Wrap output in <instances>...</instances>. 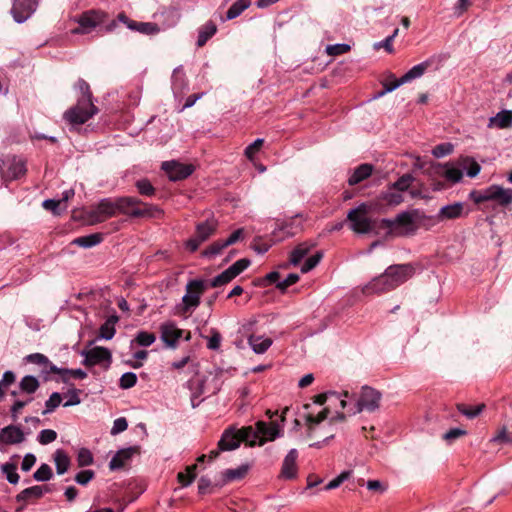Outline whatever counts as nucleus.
I'll use <instances>...</instances> for the list:
<instances>
[{
	"instance_id": "f257e3e1",
	"label": "nucleus",
	"mask_w": 512,
	"mask_h": 512,
	"mask_svg": "<svg viewBox=\"0 0 512 512\" xmlns=\"http://www.w3.org/2000/svg\"><path fill=\"white\" fill-rule=\"evenodd\" d=\"M350 229L357 234L377 235L384 227L382 208L371 203H362L347 213Z\"/></svg>"
},
{
	"instance_id": "f03ea898",
	"label": "nucleus",
	"mask_w": 512,
	"mask_h": 512,
	"mask_svg": "<svg viewBox=\"0 0 512 512\" xmlns=\"http://www.w3.org/2000/svg\"><path fill=\"white\" fill-rule=\"evenodd\" d=\"M342 395L344 398L340 400V406L346 409L349 415H355L363 410L373 411L379 407L381 400V393L368 386L362 387L360 396L355 401L347 400L350 397L348 391H344Z\"/></svg>"
},
{
	"instance_id": "7ed1b4c3",
	"label": "nucleus",
	"mask_w": 512,
	"mask_h": 512,
	"mask_svg": "<svg viewBox=\"0 0 512 512\" xmlns=\"http://www.w3.org/2000/svg\"><path fill=\"white\" fill-rule=\"evenodd\" d=\"M255 437L254 428L251 426L238 430L234 427H229L223 432L218 442V447L221 451H232L237 449L241 442H245L249 446H255Z\"/></svg>"
},
{
	"instance_id": "20e7f679",
	"label": "nucleus",
	"mask_w": 512,
	"mask_h": 512,
	"mask_svg": "<svg viewBox=\"0 0 512 512\" xmlns=\"http://www.w3.org/2000/svg\"><path fill=\"white\" fill-rule=\"evenodd\" d=\"M469 197L476 204L496 201L498 205L507 207L512 203V189L493 184L482 190L471 191Z\"/></svg>"
},
{
	"instance_id": "39448f33",
	"label": "nucleus",
	"mask_w": 512,
	"mask_h": 512,
	"mask_svg": "<svg viewBox=\"0 0 512 512\" xmlns=\"http://www.w3.org/2000/svg\"><path fill=\"white\" fill-rule=\"evenodd\" d=\"M98 109L92 100L79 98L76 105L69 108L63 115L64 120L71 126H78L91 119Z\"/></svg>"
},
{
	"instance_id": "423d86ee",
	"label": "nucleus",
	"mask_w": 512,
	"mask_h": 512,
	"mask_svg": "<svg viewBox=\"0 0 512 512\" xmlns=\"http://www.w3.org/2000/svg\"><path fill=\"white\" fill-rule=\"evenodd\" d=\"M208 283L204 280L194 279L186 284V293L182 303L177 306L179 313L186 314L194 311L200 304V298L207 289Z\"/></svg>"
},
{
	"instance_id": "0eeeda50",
	"label": "nucleus",
	"mask_w": 512,
	"mask_h": 512,
	"mask_svg": "<svg viewBox=\"0 0 512 512\" xmlns=\"http://www.w3.org/2000/svg\"><path fill=\"white\" fill-rule=\"evenodd\" d=\"M417 228L415 215L410 212H402L394 219H386V234L408 236L414 234Z\"/></svg>"
},
{
	"instance_id": "6e6552de",
	"label": "nucleus",
	"mask_w": 512,
	"mask_h": 512,
	"mask_svg": "<svg viewBox=\"0 0 512 512\" xmlns=\"http://www.w3.org/2000/svg\"><path fill=\"white\" fill-rule=\"evenodd\" d=\"M430 66L429 61H423L415 66H413L410 70H408L404 75L400 78H396L393 74L386 72V94L394 91L399 86L409 83L415 79L420 78L427 68Z\"/></svg>"
},
{
	"instance_id": "1a4fd4ad",
	"label": "nucleus",
	"mask_w": 512,
	"mask_h": 512,
	"mask_svg": "<svg viewBox=\"0 0 512 512\" xmlns=\"http://www.w3.org/2000/svg\"><path fill=\"white\" fill-rule=\"evenodd\" d=\"M415 274V266L412 264H395L386 268V290L394 289L405 283Z\"/></svg>"
},
{
	"instance_id": "9d476101",
	"label": "nucleus",
	"mask_w": 512,
	"mask_h": 512,
	"mask_svg": "<svg viewBox=\"0 0 512 512\" xmlns=\"http://www.w3.org/2000/svg\"><path fill=\"white\" fill-rule=\"evenodd\" d=\"M26 172L25 161L15 156L0 158V174L7 180H14Z\"/></svg>"
},
{
	"instance_id": "9b49d317",
	"label": "nucleus",
	"mask_w": 512,
	"mask_h": 512,
	"mask_svg": "<svg viewBox=\"0 0 512 512\" xmlns=\"http://www.w3.org/2000/svg\"><path fill=\"white\" fill-rule=\"evenodd\" d=\"M118 213L116 199L104 198L92 209L88 216L92 224L101 223Z\"/></svg>"
},
{
	"instance_id": "f8f14e48",
	"label": "nucleus",
	"mask_w": 512,
	"mask_h": 512,
	"mask_svg": "<svg viewBox=\"0 0 512 512\" xmlns=\"http://www.w3.org/2000/svg\"><path fill=\"white\" fill-rule=\"evenodd\" d=\"M217 229V221L214 219L206 220L196 226L195 235L186 242V247L194 252L198 249L201 243L206 241L212 236Z\"/></svg>"
},
{
	"instance_id": "ddd939ff",
	"label": "nucleus",
	"mask_w": 512,
	"mask_h": 512,
	"mask_svg": "<svg viewBox=\"0 0 512 512\" xmlns=\"http://www.w3.org/2000/svg\"><path fill=\"white\" fill-rule=\"evenodd\" d=\"M116 204L118 213L127 214L133 217H141L150 215V208L145 207L143 209L138 206L141 201L135 197H119L116 198Z\"/></svg>"
},
{
	"instance_id": "4468645a",
	"label": "nucleus",
	"mask_w": 512,
	"mask_h": 512,
	"mask_svg": "<svg viewBox=\"0 0 512 512\" xmlns=\"http://www.w3.org/2000/svg\"><path fill=\"white\" fill-rule=\"evenodd\" d=\"M414 178L411 174H405L400 177L392 187L386 191V204L397 205L403 201L402 193L405 192Z\"/></svg>"
},
{
	"instance_id": "2eb2a0df",
	"label": "nucleus",
	"mask_w": 512,
	"mask_h": 512,
	"mask_svg": "<svg viewBox=\"0 0 512 512\" xmlns=\"http://www.w3.org/2000/svg\"><path fill=\"white\" fill-rule=\"evenodd\" d=\"M162 169L172 181H179L189 177L194 172V166L178 161H166L162 163Z\"/></svg>"
},
{
	"instance_id": "dca6fc26",
	"label": "nucleus",
	"mask_w": 512,
	"mask_h": 512,
	"mask_svg": "<svg viewBox=\"0 0 512 512\" xmlns=\"http://www.w3.org/2000/svg\"><path fill=\"white\" fill-rule=\"evenodd\" d=\"M38 7V0H15L11 14L17 23H23L29 19Z\"/></svg>"
},
{
	"instance_id": "f3484780",
	"label": "nucleus",
	"mask_w": 512,
	"mask_h": 512,
	"mask_svg": "<svg viewBox=\"0 0 512 512\" xmlns=\"http://www.w3.org/2000/svg\"><path fill=\"white\" fill-rule=\"evenodd\" d=\"M81 355L84 357L83 364L86 366H95L106 362H111V352L104 347L96 346L89 350H83Z\"/></svg>"
},
{
	"instance_id": "a211bd4d",
	"label": "nucleus",
	"mask_w": 512,
	"mask_h": 512,
	"mask_svg": "<svg viewBox=\"0 0 512 512\" xmlns=\"http://www.w3.org/2000/svg\"><path fill=\"white\" fill-rule=\"evenodd\" d=\"M104 18H105V14L102 12H98V11H94V10L85 12L78 19V23H79L80 27L74 29L72 32L74 34L87 33L91 29L100 25L104 21Z\"/></svg>"
},
{
	"instance_id": "6ab92c4d",
	"label": "nucleus",
	"mask_w": 512,
	"mask_h": 512,
	"mask_svg": "<svg viewBox=\"0 0 512 512\" xmlns=\"http://www.w3.org/2000/svg\"><path fill=\"white\" fill-rule=\"evenodd\" d=\"M254 433L256 434V445L261 446L266 441L274 440L279 435V429L275 423L267 424L263 421H258Z\"/></svg>"
},
{
	"instance_id": "aec40b11",
	"label": "nucleus",
	"mask_w": 512,
	"mask_h": 512,
	"mask_svg": "<svg viewBox=\"0 0 512 512\" xmlns=\"http://www.w3.org/2000/svg\"><path fill=\"white\" fill-rule=\"evenodd\" d=\"M297 458L298 452L296 449L293 448L287 453L283 460L280 473L283 479L291 480L296 478L298 473Z\"/></svg>"
},
{
	"instance_id": "412c9836",
	"label": "nucleus",
	"mask_w": 512,
	"mask_h": 512,
	"mask_svg": "<svg viewBox=\"0 0 512 512\" xmlns=\"http://www.w3.org/2000/svg\"><path fill=\"white\" fill-rule=\"evenodd\" d=\"M182 334L183 330L179 329L172 322H166L161 325V339L168 347L175 348Z\"/></svg>"
},
{
	"instance_id": "4be33fe9",
	"label": "nucleus",
	"mask_w": 512,
	"mask_h": 512,
	"mask_svg": "<svg viewBox=\"0 0 512 512\" xmlns=\"http://www.w3.org/2000/svg\"><path fill=\"white\" fill-rule=\"evenodd\" d=\"M465 204L462 202H455L452 204H448L443 206L438 212V219L442 220H450L457 219L464 215H468L469 211H464Z\"/></svg>"
},
{
	"instance_id": "5701e85b",
	"label": "nucleus",
	"mask_w": 512,
	"mask_h": 512,
	"mask_svg": "<svg viewBox=\"0 0 512 512\" xmlns=\"http://www.w3.org/2000/svg\"><path fill=\"white\" fill-rule=\"evenodd\" d=\"M25 439L22 429L18 426L9 425L0 431V440L5 444H18Z\"/></svg>"
},
{
	"instance_id": "b1692460",
	"label": "nucleus",
	"mask_w": 512,
	"mask_h": 512,
	"mask_svg": "<svg viewBox=\"0 0 512 512\" xmlns=\"http://www.w3.org/2000/svg\"><path fill=\"white\" fill-rule=\"evenodd\" d=\"M298 231V226H295L292 221L277 223L272 232L273 240L281 242L289 237L294 236Z\"/></svg>"
},
{
	"instance_id": "393cba45",
	"label": "nucleus",
	"mask_w": 512,
	"mask_h": 512,
	"mask_svg": "<svg viewBox=\"0 0 512 512\" xmlns=\"http://www.w3.org/2000/svg\"><path fill=\"white\" fill-rule=\"evenodd\" d=\"M488 128L496 129H508L512 127V111L501 110L496 115L492 116L488 120Z\"/></svg>"
},
{
	"instance_id": "a878e982",
	"label": "nucleus",
	"mask_w": 512,
	"mask_h": 512,
	"mask_svg": "<svg viewBox=\"0 0 512 512\" xmlns=\"http://www.w3.org/2000/svg\"><path fill=\"white\" fill-rule=\"evenodd\" d=\"M136 452V447H129L119 450L110 460L109 468L111 470H119L123 468Z\"/></svg>"
},
{
	"instance_id": "bb28decb",
	"label": "nucleus",
	"mask_w": 512,
	"mask_h": 512,
	"mask_svg": "<svg viewBox=\"0 0 512 512\" xmlns=\"http://www.w3.org/2000/svg\"><path fill=\"white\" fill-rule=\"evenodd\" d=\"M443 176L451 183H458L463 178L459 159L456 162L447 163L443 166Z\"/></svg>"
},
{
	"instance_id": "cd10ccee",
	"label": "nucleus",
	"mask_w": 512,
	"mask_h": 512,
	"mask_svg": "<svg viewBox=\"0 0 512 512\" xmlns=\"http://www.w3.org/2000/svg\"><path fill=\"white\" fill-rule=\"evenodd\" d=\"M248 344L253 352L263 354L271 347L272 340L263 336L251 335L248 337Z\"/></svg>"
},
{
	"instance_id": "c85d7f7f",
	"label": "nucleus",
	"mask_w": 512,
	"mask_h": 512,
	"mask_svg": "<svg viewBox=\"0 0 512 512\" xmlns=\"http://www.w3.org/2000/svg\"><path fill=\"white\" fill-rule=\"evenodd\" d=\"M372 171H373L372 165L361 164L356 169H354V171L348 178V184L353 186V185H356V184L362 182L363 180H365L372 174Z\"/></svg>"
},
{
	"instance_id": "c756f323",
	"label": "nucleus",
	"mask_w": 512,
	"mask_h": 512,
	"mask_svg": "<svg viewBox=\"0 0 512 512\" xmlns=\"http://www.w3.org/2000/svg\"><path fill=\"white\" fill-rule=\"evenodd\" d=\"M40 387L39 380L32 375L24 376L19 382V389L22 394L31 397Z\"/></svg>"
},
{
	"instance_id": "7c9ffc66",
	"label": "nucleus",
	"mask_w": 512,
	"mask_h": 512,
	"mask_svg": "<svg viewBox=\"0 0 512 512\" xmlns=\"http://www.w3.org/2000/svg\"><path fill=\"white\" fill-rule=\"evenodd\" d=\"M459 161L462 172L466 171L468 177L474 178L480 173L481 166L474 158L464 156L460 157Z\"/></svg>"
},
{
	"instance_id": "2f4dec72",
	"label": "nucleus",
	"mask_w": 512,
	"mask_h": 512,
	"mask_svg": "<svg viewBox=\"0 0 512 512\" xmlns=\"http://www.w3.org/2000/svg\"><path fill=\"white\" fill-rule=\"evenodd\" d=\"M187 87L182 66L176 67L172 73V89L175 94H181Z\"/></svg>"
},
{
	"instance_id": "473e14b6",
	"label": "nucleus",
	"mask_w": 512,
	"mask_h": 512,
	"mask_svg": "<svg viewBox=\"0 0 512 512\" xmlns=\"http://www.w3.org/2000/svg\"><path fill=\"white\" fill-rule=\"evenodd\" d=\"M118 320L119 318L117 315H111L108 317L99 329V337L105 340H111L115 335V324Z\"/></svg>"
},
{
	"instance_id": "72a5a7b5",
	"label": "nucleus",
	"mask_w": 512,
	"mask_h": 512,
	"mask_svg": "<svg viewBox=\"0 0 512 512\" xmlns=\"http://www.w3.org/2000/svg\"><path fill=\"white\" fill-rule=\"evenodd\" d=\"M47 491H48V489L45 486H39V485L32 486V487L26 488L23 491H21L16 496V499L19 502L27 501L32 498L38 499V498H41L44 495V493Z\"/></svg>"
},
{
	"instance_id": "f704fd0d",
	"label": "nucleus",
	"mask_w": 512,
	"mask_h": 512,
	"mask_svg": "<svg viewBox=\"0 0 512 512\" xmlns=\"http://www.w3.org/2000/svg\"><path fill=\"white\" fill-rule=\"evenodd\" d=\"M54 462L56 466V471L59 475H62L65 472H67L70 465V459L64 450L58 449L55 451Z\"/></svg>"
},
{
	"instance_id": "c9c22d12",
	"label": "nucleus",
	"mask_w": 512,
	"mask_h": 512,
	"mask_svg": "<svg viewBox=\"0 0 512 512\" xmlns=\"http://www.w3.org/2000/svg\"><path fill=\"white\" fill-rule=\"evenodd\" d=\"M216 31V25L211 21L207 22L199 30L197 45L199 47L203 46L208 41V39H210L216 33Z\"/></svg>"
},
{
	"instance_id": "e433bc0d",
	"label": "nucleus",
	"mask_w": 512,
	"mask_h": 512,
	"mask_svg": "<svg viewBox=\"0 0 512 512\" xmlns=\"http://www.w3.org/2000/svg\"><path fill=\"white\" fill-rule=\"evenodd\" d=\"M312 247V244H299L290 254V263L294 266L298 265L301 260L309 253Z\"/></svg>"
},
{
	"instance_id": "4c0bfd02",
	"label": "nucleus",
	"mask_w": 512,
	"mask_h": 512,
	"mask_svg": "<svg viewBox=\"0 0 512 512\" xmlns=\"http://www.w3.org/2000/svg\"><path fill=\"white\" fill-rule=\"evenodd\" d=\"M102 241V236L98 233L87 236L78 237L73 240V244L82 248H91L98 245Z\"/></svg>"
},
{
	"instance_id": "58836bf2",
	"label": "nucleus",
	"mask_w": 512,
	"mask_h": 512,
	"mask_svg": "<svg viewBox=\"0 0 512 512\" xmlns=\"http://www.w3.org/2000/svg\"><path fill=\"white\" fill-rule=\"evenodd\" d=\"M329 413V410L327 408H325L324 410H322L317 416H313V415H308L306 417V422H307V426H308V436L309 437H312L313 436V433L315 432L316 430V427L324 420L327 418V415Z\"/></svg>"
},
{
	"instance_id": "ea45409f",
	"label": "nucleus",
	"mask_w": 512,
	"mask_h": 512,
	"mask_svg": "<svg viewBox=\"0 0 512 512\" xmlns=\"http://www.w3.org/2000/svg\"><path fill=\"white\" fill-rule=\"evenodd\" d=\"M250 466L248 464H242L237 468L228 469L224 472V478L226 481H234L242 479L249 471Z\"/></svg>"
},
{
	"instance_id": "a19ab883",
	"label": "nucleus",
	"mask_w": 512,
	"mask_h": 512,
	"mask_svg": "<svg viewBox=\"0 0 512 512\" xmlns=\"http://www.w3.org/2000/svg\"><path fill=\"white\" fill-rule=\"evenodd\" d=\"M249 0H238L236 1L227 11L226 18L232 20L238 17L244 10L250 6Z\"/></svg>"
},
{
	"instance_id": "79ce46f5",
	"label": "nucleus",
	"mask_w": 512,
	"mask_h": 512,
	"mask_svg": "<svg viewBox=\"0 0 512 512\" xmlns=\"http://www.w3.org/2000/svg\"><path fill=\"white\" fill-rule=\"evenodd\" d=\"M384 289V278L382 275L373 278L365 287L363 292L367 295L380 293Z\"/></svg>"
},
{
	"instance_id": "37998d69",
	"label": "nucleus",
	"mask_w": 512,
	"mask_h": 512,
	"mask_svg": "<svg viewBox=\"0 0 512 512\" xmlns=\"http://www.w3.org/2000/svg\"><path fill=\"white\" fill-rule=\"evenodd\" d=\"M1 471L5 474L7 481L10 484H17L19 481V475L17 473V467L13 463H4L1 465Z\"/></svg>"
},
{
	"instance_id": "c03bdc74",
	"label": "nucleus",
	"mask_w": 512,
	"mask_h": 512,
	"mask_svg": "<svg viewBox=\"0 0 512 512\" xmlns=\"http://www.w3.org/2000/svg\"><path fill=\"white\" fill-rule=\"evenodd\" d=\"M129 28L135 29V30H137L143 34H147V35H151V34H155V33L159 32V28L157 27L156 24L148 23V22H140V23L134 22L133 24H129Z\"/></svg>"
},
{
	"instance_id": "a18cd8bd",
	"label": "nucleus",
	"mask_w": 512,
	"mask_h": 512,
	"mask_svg": "<svg viewBox=\"0 0 512 512\" xmlns=\"http://www.w3.org/2000/svg\"><path fill=\"white\" fill-rule=\"evenodd\" d=\"M226 247L227 245H224V240H218L213 242L210 246H208L202 252V255L206 258H214L217 255L221 254L222 250Z\"/></svg>"
},
{
	"instance_id": "49530a36",
	"label": "nucleus",
	"mask_w": 512,
	"mask_h": 512,
	"mask_svg": "<svg viewBox=\"0 0 512 512\" xmlns=\"http://www.w3.org/2000/svg\"><path fill=\"white\" fill-rule=\"evenodd\" d=\"M196 465H192L187 467L186 472H180L178 473V481L182 484V486L187 487L189 486L195 479Z\"/></svg>"
},
{
	"instance_id": "de8ad7c7",
	"label": "nucleus",
	"mask_w": 512,
	"mask_h": 512,
	"mask_svg": "<svg viewBox=\"0 0 512 512\" xmlns=\"http://www.w3.org/2000/svg\"><path fill=\"white\" fill-rule=\"evenodd\" d=\"M234 278H235V276L230 272V269L228 268L225 271H223L221 274L214 277L211 280V282L209 283V285L211 287L222 286V285L232 281Z\"/></svg>"
},
{
	"instance_id": "09e8293b",
	"label": "nucleus",
	"mask_w": 512,
	"mask_h": 512,
	"mask_svg": "<svg viewBox=\"0 0 512 512\" xmlns=\"http://www.w3.org/2000/svg\"><path fill=\"white\" fill-rule=\"evenodd\" d=\"M52 469L48 464H41V466L35 471L33 477L36 481H48L52 477Z\"/></svg>"
},
{
	"instance_id": "8fccbe9b",
	"label": "nucleus",
	"mask_w": 512,
	"mask_h": 512,
	"mask_svg": "<svg viewBox=\"0 0 512 512\" xmlns=\"http://www.w3.org/2000/svg\"><path fill=\"white\" fill-rule=\"evenodd\" d=\"M483 408H484L483 404L471 406V407H466L465 405H462V404L458 405L459 412L469 419H473V418L477 417L482 412Z\"/></svg>"
},
{
	"instance_id": "3c124183",
	"label": "nucleus",
	"mask_w": 512,
	"mask_h": 512,
	"mask_svg": "<svg viewBox=\"0 0 512 512\" xmlns=\"http://www.w3.org/2000/svg\"><path fill=\"white\" fill-rule=\"evenodd\" d=\"M61 401L62 397L60 393L53 392L45 402V410L43 411V414L53 412L61 404Z\"/></svg>"
},
{
	"instance_id": "603ef678",
	"label": "nucleus",
	"mask_w": 512,
	"mask_h": 512,
	"mask_svg": "<svg viewBox=\"0 0 512 512\" xmlns=\"http://www.w3.org/2000/svg\"><path fill=\"white\" fill-rule=\"evenodd\" d=\"M33 400V397H28L26 400H15L10 409L11 418L16 421L19 417L21 410Z\"/></svg>"
},
{
	"instance_id": "864d4df0",
	"label": "nucleus",
	"mask_w": 512,
	"mask_h": 512,
	"mask_svg": "<svg viewBox=\"0 0 512 512\" xmlns=\"http://www.w3.org/2000/svg\"><path fill=\"white\" fill-rule=\"evenodd\" d=\"M211 335L206 337L207 339V348L210 350H218L220 348V344L222 341V336L218 330L212 328L210 330Z\"/></svg>"
},
{
	"instance_id": "5fc2aeb1",
	"label": "nucleus",
	"mask_w": 512,
	"mask_h": 512,
	"mask_svg": "<svg viewBox=\"0 0 512 512\" xmlns=\"http://www.w3.org/2000/svg\"><path fill=\"white\" fill-rule=\"evenodd\" d=\"M93 462V456L92 453L86 449L81 448L77 455V463L80 467H85L91 465Z\"/></svg>"
},
{
	"instance_id": "6e6d98bb",
	"label": "nucleus",
	"mask_w": 512,
	"mask_h": 512,
	"mask_svg": "<svg viewBox=\"0 0 512 512\" xmlns=\"http://www.w3.org/2000/svg\"><path fill=\"white\" fill-rule=\"evenodd\" d=\"M350 50V45L345 43H338L326 46V53L330 56H338Z\"/></svg>"
},
{
	"instance_id": "4d7b16f0",
	"label": "nucleus",
	"mask_w": 512,
	"mask_h": 512,
	"mask_svg": "<svg viewBox=\"0 0 512 512\" xmlns=\"http://www.w3.org/2000/svg\"><path fill=\"white\" fill-rule=\"evenodd\" d=\"M135 340L140 346L148 347L155 342L156 337L153 333L141 331L137 334Z\"/></svg>"
},
{
	"instance_id": "13d9d810",
	"label": "nucleus",
	"mask_w": 512,
	"mask_h": 512,
	"mask_svg": "<svg viewBox=\"0 0 512 512\" xmlns=\"http://www.w3.org/2000/svg\"><path fill=\"white\" fill-rule=\"evenodd\" d=\"M322 258V253L317 252L313 256L309 257L301 266V272L307 273L317 266Z\"/></svg>"
},
{
	"instance_id": "bf43d9fd",
	"label": "nucleus",
	"mask_w": 512,
	"mask_h": 512,
	"mask_svg": "<svg viewBox=\"0 0 512 512\" xmlns=\"http://www.w3.org/2000/svg\"><path fill=\"white\" fill-rule=\"evenodd\" d=\"M453 151V145L450 143H442L437 146H435L432 150L433 156L436 158H442L449 154H451Z\"/></svg>"
},
{
	"instance_id": "052dcab7",
	"label": "nucleus",
	"mask_w": 512,
	"mask_h": 512,
	"mask_svg": "<svg viewBox=\"0 0 512 512\" xmlns=\"http://www.w3.org/2000/svg\"><path fill=\"white\" fill-rule=\"evenodd\" d=\"M57 438L56 431L52 429H44L42 430L38 435V441L42 445H47L53 441H55Z\"/></svg>"
},
{
	"instance_id": "680f3d73",
	"label": "nucleus",
	"mask_w": 512,
	"mask_h": 512,
	"mask_svg": "<svg viewBox=\"0 0 512 512\" xmlns=\"http://www.w3.org/2000/svg\"><path fill=\"white\" fill-rule=\"evenodd\" d=\"M351 476V471H343L336 478L332 479L326 486V490H332L339 487L344 481Z\"/></svg>"
},
{
	"instance_id": "e2e57ef3",
	"label": "nucleus",
	"mask_w": 512,
	"mask_h": 512,
	"mask_svg": "<svg viewBox=\"0 0 512 512\" xmlns=\"http://www.w3.org/2000/svg\"><path fill=\"white\" fill-rule=\"evenodd\" d=\"M137 382V376L133 372H126L120 378V387L123 389L132 388Z\"/></svg>"
},
{
	"instance_id": "0e129e2a",
	"label": "nucleus",
	"mask_w": 512,
	"mask_h": 512,
	"mask_svg": "<svg viewBox=\"0 0 512 512\" xmlns=\"http://www.w3.org/2000/svg\"><path fill=\"white\" fill-rule=\"evenodd\" d=\"M250 265V260L243 258L237 260L234 264H232L229 269L230 272L237 277L241 272H243Z\"/></svg>"
},
{
	"instance_id": "69168bd1",
	"label": "nucleus",
	"mask_w": 512,
	"mask_h": 512,
	"mask_svg": "<svg viewBox=\"0 0 512 512\" xmlns=\"http://www.w3.org/2000/svg\"><path fill=\"white\" fill-rule=\"evenodd\" d=\"M136 187L139 191L140 194L142 195H145V196H151L153 195L154 193V187L152 186V184L146 180V179H143V180H139L137 183H136Z\"/></svg>"
},
{
	"instance_id": "338daca9",
	"label": "nucleus",
	"mask_w": 512,
	"mask_h": 512,
	"mask_svg": "<svg viewBox=\"0 0 512 512\" xmlns=\"http://www.w3.org/2000/svg\"><path fill=\"white\" fill-rule=\"evenodd\" d=\"M299 280V276L297 274L291 273L282 281L277 282L276 287L285 291L289 286L295 284Z\"/></svg>"
},
{
	"instance_id": "774afa93",
	"label": "nucleus",
	"mask_w": 512,
	"mask_h": 512,
	"mask_svg": "<svg viewBox=\"0 0 512 512\" xmlns=\"http://www.w3.org/2000/svg\"><path fill=\"white\" fill-rule=\"evenodd\" d=\"M493 442H512V431H508L505 427L501 428L495 436L491 438Z\"/></svg>"
}]
</instances>
